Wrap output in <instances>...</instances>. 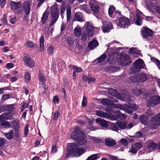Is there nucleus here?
<instances>
[{"label": "nucleus", "mask_w": 160, "mask_h": 160, "mask_svg": "<svg viewBox=\"0 0 160 160\" xmlns=\"http://www.w3.org/2000/svg\"><path fill=\"white\" fill-rule=\"evenodd\" d=\"M140 121L143 124L148 126L152 129H156V127L160 125V113L151 118L150 122L148 117L142 115L139 118Z\"/></svg>", "instance_id": "obj_1"}, {"label": "nucleus", "mask_w": 160, "mask_h": 160, "mask_svg": "<svg viewBox=\"0 0 160 160\" xmlns=\"http://www.w3.org/2000/svg\"><path fill=\"white\" fill-rule=\"evenodd\" d=\"M71 138L77 141V145H83L85 144L86 141L84 139V135L82 132L80 128L77 127L74 132L72 134Z\"/></svg>", "instance_id": "obj_2"}, {"label": "nucleus", "mask_w": 160, "mask_h": 160, "mask_svg": "<svg viewBox=\"0 0 160 160\" xmlns=\"http://www.w3.org/2000/svg\"><path fill=\"white\" fill-rule=\"evenodd\" d=\"M50 10L52 18L51 22L50 24V26L51 27L57 21L59 16V14L56 4H54L52 6Z\"/></svg>", "instance_id": "obj_3"}, {"label": "nucleus", "mask_w": 160, "mask_h": 160, "mask_svg": "<svg viewBox=\"0 0 160 160\" xmlns=\"http://www.w3.org/2000/svg\"><path fill=\"white\" fill-rule=\"evenodd\" d=\"M22 4L20 2H16L12 1L10 3V7L11 9L16 14H21L22 12L21 9Z\"/></svg>", "instance_id": "obj_4"}, {"label": "nucleus", "mask_w": 160, "mask_h": 160, "mask_svg": "<svg viewBox=\"0 0 160 160\" xmlns=\"http://www.w3.org/2000/svg\"><path fill=\"white\" fill-rule=\"evenodd\" d=\"M148 76L145 73L134 75L130 78V79L134 83L144 82L148 80Z\"/></svg>", "instance_id": "obj_5"}, {"label": "nucleus", "mask_w": 160, "mask_h": 160, "mask_svg": "<svg viewBox=\"0 0 160 160\" xmlns=\"http://www.w3.org/2000/svg\"><path fill=\"white\" fill-rule=\"evenodd\" d=\"M133 65V68L131 69L133 73L139 72L141 69L144 68L145 65L143 61L141 59L136 60Z\"/></svg>", "instance_id": "obj_6"}, {"label": "nucleus", "mask_w": 160, "mask_h": 160, "mask_svg": "<svg viewBox=\"0 0 160 160\" xmlns=\"http://www.w3.org/2000/svg\"><path fill=\"white\" fill-rule=\"evenodd\" d=\"M76 146V145L74 144L71 143L68 147V149L72 151L76 157H79L85 152V151L84 149L75 147Z\"/></svg>", "instance_id": "obj_7"}, {"label": "nucleus", "mask_w": 160, "mask_h": 160, "mask_svg": "<svg viewBox=\"0 0 160 160\" xmlns=\"http://www.w3.org/2000/svg\"><path fill=\"white\" fill-rule=\"evenodd\" d=\"M110 105L113 108L123 110L125 112L128 113V114H131L132 113V110L131 109L129 106L128 105L125 104L122 106H121L119 104L111 103Z\"/></svg>", "instance_id": "obj_8"}, {"label": "nucleus", "mask_w": 160, "mask_h": 160, "mask_svg": "<svg viewBox=\"0 0 160 160\" xmlns=\"http://www.w3.org/2000/svg\"><path fill=\"white\" fill-rule=\"evenodd\" d=\"M130 24L129 19L124 16L119 18L117 22L118 26L124 28H128Z\"/></svg>", "instance_id": "obj_9"}, {"label": "nucleus", "mask_w": 160, "mask_h": 160, "mask_svg": "<svg viewBox=\"0 0 160 160\" xmlns=\"http://www.w3.org/2000/svg\"><path fill=\"white\" fill-rule=\"evenodd\" d=\"M83 28L86 29L87 34L88 37H92L93 35L94 29H98V28L93 27L92 23L88 22L85 23Z\"/></svg>", "instance_id": "obj_10"}, {"label": "nucleus", "mask_w": 160, "mask_h": 160, "mask_svg": "<svg viewBox=\"0 0 160 160\" xmlns=\"http://www.w3.org/2000/svg\"><path fill=\"white\" fill-rule=\"evenodd\" d=\"M159 103H160V97L158 95H154L150 98L147 104L149 107H152Z\"/></svg>", "instance_id": "obj_11"}, {"label": "nucleus", "mask_w": 160, "mask_h": 160, "mask_svg": "<svg viewBox=\"0 0 160 160\" xmlns=\"http://www.w3.org/2000/svg\"><path fill=\"white\" fill-rule=\"evenodd\" d=\"M32 2L29 1H27L24 2L22 4V12L23 11L25 14L28 16L29 14L31 12V6Z\"/></svg>", "instance_id": "obj_12"}, {"label": "nucleus", "mask_w": 160, "mask_h": 160, "mask_svg": "<svg viewBox=\"0 0 160 160\" xmlns=\"http://www.w3.org/2000/svg\"><path fill=\"white\" fill-rule=\"evenodd\" d=\"M120 60V63L124 66L129 65L132 62V61L130 59L129 56L124 54H122L121 55Z\"/></svg>", "instance_id": "obj_13"}, {"label": "nucleus", "mask_w": 160, "mask_h": 160, "mask_svg": "<svg viewBox=\"0 0 160 160\" xmlns=\"http://www.w3.org/2000/svg\"><path fill=\"white\" fill-rule=\"evenodd\" d=\"M81 28L78 26L77 27L74 29V33L75 36L77 37H79L81 35L82 39L85 41L87 39V35L85 32L81 34Z\"/></svg>", "instance_id": "obj_14"}, {"label": "nucleus", "mask_w": 160, "mask_h": 160, "mask_svg": "<svg viewBox=\"0 0 160 160\" xmlns=\"http://www.w3.org/2000/svg\"><path fill=\"white\" fill-rule=\"evenodd\" d=\"M153 33V32L151 30L147 27L144 28L141 32L142 38H144L151 37Z\"/></svg>", "instance_id": "obj_15"}, {"label": "nucleus", "mask_w": 160, "mask_h": 160, "mask_svg": "<svg viewBox=\"0 0 160 160\" xmlns=\"http://www.w3.org/2000/svg\"><path fill=\"white\" fill-rule=\"evenodd\" d=\"M91 8L94 12L98 13L99 11V7L95 0H92L89 4Z\"/></svg>", "instance_id": "obj_16"}, {"label": "nucleus", "mask_w": 160, "mask_h": 160, "mask_svg": "<svg viewBox=\"0 0 160 160\" xmlns=\"http://www.w3.org/2000/svg\"><path fill=\"white\" fill-rule=\"evenodd\" d=\"M23 61L27 66L30 68L33 67L35 65L34 61L28 56L26 55L23 58Z\"/></svg>", "instance_id": "obj_17"}, {"label": "nucleus", "mask_w": 160, "mask_h": 160, "mask_svg": "<svg viewBox=\"0 0 160 160\" xmlns=\"http://www.w3.org/2000/svg\"><path fill=\"white\" fill-rule=\"evenodd\" d=\"M102 29L104 32L109 31L112 28V24L110 22H102Z\"/></svg>", "instance_id": "obj_18"}, {"label": "nucleus", "mask_w": 160, "mask_h": 160, "mask_svg": "<svg viewBox=\"0 0 160 160\" xmlns=\"http://www.w3.org/2000/svg\"><path fill=\"white\" fill-rule=\"evenodd\" d=\"M12 118V115L9 113H4L0 116V122L4 120Z\"/></svg>", "instance_id": "obj_19"}, {"label": "nucleus", "mask_w": 160, "mask_h": 160, "mask_svg": "<svg viewBox=\"0 0 160 160\" xmlns=\"http://www.w3.org/2000/svg\"><path fill=\"white\" fill-rule=\"evenodd\" d=\"M97 123L99 124L101 126L104 127H106L108 126V124L106 121L104 119L98 118L96 120Z\"/></svg>", "instance_id": "obj_20"}, {"label": "nucleus", "mask_w": 160, "mask_h": 160, "mask_svg": "<svg viewBox=\"0 0 160 160\" xmlns=\"http://www.w3.org/2000/svg\"><path fill=\"white\" fill-rule=\"evenodd\" d=\"M142 13L139 11H137V19L136 21V23L137 25L140 26L142 23V19L141 18Z\"/></svg>", "instance_id": "obj_21"}, {"label": "nucleus", "mask_w": 160, "mask_h": 160, "mask_svg": "<svg viewBox=\"0 0 160 160\" xmlns=\"http://www.w3.org/2000/svg\"><path fill=\"white\" fill-rule=\"evenodd\" d=\"M117 98H118L120 100L122 101L123 100H125L128 102H129L130 101H131V99L130 98V95L128 93H127L125 96L123 98L122 97L121 95L120 94H119L118 95V96H117Z\"/></svg>", "instance_id": "obj_22"}, {"label": "nucleus", "mask_w": 160, "mask_h": 160, "mask_svg": "<svg viewBox=\"0 0 160 160\" xmlns=\"http://www.w3.org/2000/svg\"><path fill=\"white\" fill-rule=\"evenodd\" d=\"M98 45V43L97 41L95 40H93L90 42L88 46L90 49H93L95 48Z\"/></svg>", "instance_id": "obj_23"}, {"label": "nucleus", "mask_w": 160, "mask_h": 160, "mask_svg": "<svg viewBox=\"0 0 160 160\" xmlns=\"http://www.w3.org/2000/svg\"><path fill=\"white\" fill-rule=\"evenodd\" d=\"M105 144L108 146L111 147L115 144V141L112 138H107L105 140Z\"/></svg>", "instance_id": "obj_24"}, {"label": "nucleus", "mask_w": 160, "mask_h": 160, "mask_svg": "<svg viewBox=\"0 0 160 160\" xmlns=\"http://www.w3.org/2000/svg\"><path fill=\"white\" fill-rule=\"evenodd\" d=\"M157 147V145L152 142H150L148 145V151L150 152L155 150Z\"/></svg>", "instance_id": "obj_25"}, {"label": "nucleus", "mask_w": 160, "mask_h": 160, "mask_svg": "<svg viewBox=\"0 0 160 160\" xmlns=\"http://www.w3.org/2000/svg\"><path fill=\"white\" fill-rule=\"evenodd\" d=\"M49 13L46 11L44 12L42 14L41 18V21L43 24H44L48 19Z\"/></svg>", "instance_id": "obj_26"}, {"label": "nucleus", "mask_w": 160, "mask_h": 160, "mask_svg": "<svg viewBox=\"0 0 160 160\" xmlns=\"http://www.w3.org/2000/svg\"><path fill=\"white\" fill-rule=\"evenodd\" d=\"M128 122H122L120 121H118L116 122V124L121 129H124L126 128V125Z\"/></svg>", "instance_id": "obj_27"}, {"label": "nucleus", "mask_w": 160, "mask_h": 160, "mask_svg": "<svg viewBox=\"0 0 160 160\" xmlns=\"http://www.w3.org/2000/svg\"><path fill=\"white\" fill-rule=\"evenodd\" d=\"M44 37L43 36H41L39 38L40 50L41 52L43 51L44 49Z\"/></svg>", "instance_id": "obj_28"}, {"label": "nucleus", "mask_w": 160, "mask_h": 160, "mask_svg": "<svg viewBox=\"0 0 160 160\" xmlns=\"http://www.w3.org/2000/svg\"><path fill=\"white\" fill-rule=\"evenodd\" d=\"M75 19L77 21L82 22L84 21L82 13L80 12H77L75 14Z\"/></svg>", "instance_id": "obj_29"}, {"label": "nucleus", "mask_w": 160, "mask_h": 160, "mask_svg": "<svg viewBox=\"0 0 160 160\" xmlns=\"http://www.w3.org/2000/svg\"><path fill=\"white\" fill-rule=\"evenodd\" d=\"M115 8V7L112 5H110L108 8V12L110 17L113 18L114 17V15L113 14Z\"/></svg>", "instance_id": "obj_30"}, {"label": "nucleus", "mask_w": 160, "mask_h": 160, "mask_svg": "<svg viewBox=\"0 0 160 160\" xmlns=\"http://www.w3.org/2000/svg\"><path fill=\"white\" fill-rule=\"evenodd\" d=\"M3 134L9 140L12 139L14 136V132L12 130L11 131L8 133L4 132Z\"/></svg>", "instance_id": "obj_31"}, {"label": "nucleus", "mask_w": 160, "mask_h": 160, "mask_svg": "<svg viewBox=\"0 0 160 160\" xmlns=\"http://www.w3.org/2000/svg\"><path fill=\"white\" fill-rule=\"evenodd\" d=\"M96 115L99 117L103 118L108 117V114L107 113L101 111H97L96 112Z\"/></svg>", "instance_id": "obj_32"}, {"label": "nucleus", "mask_w": 160, "mask_h": 160, "mask_svg": "<svg viewBox=\"0 0 160 160\" xmlns=\"http://www.w3.org/2000/svg\"><path fill=\"white\" fill-rule=\"evenodd\" d=\"M71 8L69 6H67V20L69 21L71 16Z\"/></svg>", "instance_id": "obj_33"}, {"label": "nucleus", "mask_w": 160, "mask_h": 160, "mask_svg": "<svg viewBox=\"0 0 160 160\" xmlns=\"http://www.w3.org/2000/svg\"><path fill=\"white\" fill-rule=\"evenodd\" d=\"M117 57L115 55H114V56L110 55V58L109 59H108V60L110 62L112 63H114L116 62L117 60Z\"/></svg>", "instance_id": "obj_34"}, {"label": "nucleus", "mask_w": 160, "mask_h": 160, "mask_svg": "<svg viewBox=\"0 0 160 160\" xmlns=\"http://www.w3.org/2000/svg\"><path fill=\"white\" fill-rule=\"evenodd\" d=\"M129 50L130 52L133 54H136L137 55H139L141 54L139 51L136 48H131Z\"/></svg>", "instance_id": "obj_35"}, {"label": "nucleus", "mask_w": 160, "mask_h": 160, "mask_svg": "<svg viewBox=\"0 0 160 160\" xmlns=\"http://www.w3.org/2000/svg\"><path fill=\"white\" fill-rule=\"evenodd\" d=\"M24 78L25 81L26 82H28L31 78V74L30 73L28 72H26L24 75Z\"/></svg>", "instance_id": "obj_36"}, {"label": "nucleus", "mask_w": 160, "mask_h": 160, "mask_svg": "<svg viewBox=\"0 0 160 160\" xmlns=\"http://www.w3.org/2000/svg\"><path fill=\"white\" fill-rule=\"evenodd\" d=\"M101 103L104 105H110V101L109 99L107 98H103L101 100Z\"/></svg>", "instance_id": "obj_37"}, {"label": "nucleus", "mask_w": 160, "mask_h": 160, "mask_svg": "<svg viewBox=\"0 0 160 160\" xmlns=\"http://www.w3.org/2000/svg\"><path fill=\"white\" fill-rule=\"evenodd\" d=\"M25 45L28 48H32L35 46L36 44L32 41H29L27 42Z\"/></svg>", "instance_id": "obj_38"}, {"label": "nucleus", "mask_w": 160, "mask_h": 160, "mask_svg": "<svg viewBox=\"0 0 160 160\" xmlns=\"http://www.w3.org/2000/svg\"><path fill=\"white\" fill-rule=\"evenodd\" d=\"M70 67L72 69L75 70V71L77 72H81L82 71V69L80 67H78L74 65H71Z\"/></svg>", "instance_id": "obj_39"}, {"label": "nucleus", "mask_w": 160, "mask_h": 160, "mask_svg": "<svg viewBox=\"0 0 160 160\" xmlns=\"http://www.w3.org/2000/svg\"><path fill=\"white\" fill-rule=\"evenodd\" d=\"M82 11L86 12L87 13H89L90 12V11L88 9V5H84L81 8Z\"/></svg>", "instance_id": "obj_40"}, {"label": "nucleus", "mask_w": 160, "mask_h": 160, "mask_svg": "<svg viewBox=\"0 0 160 160\" xmlns=\"http://www.w3.org/2000/svg\"><path fill=\"white\" fill-rule=\"evenodd\" d=\"M138 151V149L136 148L135 146L132 145L131 146V148L129 151V152H131L132 154H135Z\"/></svg>", "instance_id": "obj_41"}, {"label": "nucleus", "mask_w": 160, "mask_h": 160, "mask_svg": "<svg viewBox=\"0 0 160 160\" xmlns=\"http://www.w3.org/2000/svg\"><path fill=\"white\" fill-rule=\"evenodd\" d=\"M152 61L155 63L159 69L160 70V61L155 58L152 57L151 58Z\"/></svg>", "instance_id": "obj_42"}, {"label": "nucleus", "mask_w": 160, "mask_h": 160, "mask_svg": "<svg viewBox=\"0 0 160 160\" xmlns=\"http://www.w3.org/2000/svg\"><path fill=\"white\" fill-rule=\"evenodd\" d=\"M107 56L105 54H103L98 58V62H101L103 61L106 58Z\"/></svg>", "instance_id": "obj_43"}, {"label": "nucleus", "mask_w": 160, "mask_h": 160, "mask_svg": "<svg viewBox=\"0 0 160 160\" xmlns=\"http://www.w3.org/2000/svg\"><path fill=\"white\" fill-rule=\"evenodd\" d=\"M97 158L98 154H94L89 156L86 160H95Z\"/></svg>", "instance_id": "obj_44"}, {"label": "nucleus", "mask_w": 160, "mask_h": 160, "mask_svg": "<svg viewBox=\"0 0 160 160\" xmlns=\"http://www.w3.org/2000/svg\"><path fill=\"white\" fill-rule=\"evenodd\" d=\"M133 93L137 96H139L140 95L141 93V91L138 89H134L132 90Z\"/></svg>", "instance_id": "obj_45"}, {"label": "nucleus", "mask_w": 160, "mask_h": 160, "mask_svg": "<svg viewBox=\"0 0 160 160\" xmlns=\"http://www.w3.org/2000/svg\"><path fill=\"white\" fill-rule=\"evenodd\" d=\"M12 125L14 128H18L19 126V121L18 120L13 121L12 122Z\"/></svg>", "instance_id": "obj_46"}, {"label": "nucleus", "mask_w": 160, "mask_h": 160, "mask_svg": "<svg viewBox=\"0 0 160 160\" xmlns=\"http://www.w3.org/2000/svg\"><path fill=\"white\" fill-rule=\"evenodd\" d=\"M10 96L9 94H7L2 96L1 98V101L2 102L4 101L5 100L9 98Z\"/></svg>", "instance_id": "obj_47"}, {"label": "nucleus", "mask_w": 160, "mask_h": 160, "mask_svg": "<svg viewBox=\"0 0 160 160\" xmlns=\"http://www.w3.org/2000/svg\"><path fill=\"white\" fill-rule=\"evenodd\" d=\"M90 138L93 142L97 143L100 142L101 141V140L98 138L90 137Z\"/></svg>", "instance_id": "obj_48"}, {"label": "nucleus", "mask_w": 160, "mask_h": 160, "mask_svg": "<svg viewBox=\"0 0 160 160\" xmlns=\"http://www.w3.org/2000/svg\"><path fill=\"white\" fill-rule=\"evenodd\" d=\"M108 92L109 93L112 95V96H114L115 95H116V94H115L117 92V91L113 88H109L108 90Z\"/></svg>", "instance_id": "obj_49"}, {"label": "nucleus", "mask_w": 160, "mask_h": 160, "mask_svg": "<svg viewBox=\"0 0 160 160\" xmlns=\"http://www.w3.org/2000/svg\"><path fill=\"white\" fill-rule=\"evenodd\" d=\"M2 124V125L4 126L5 128H9L11 127L10 123L7 121L3 122Z\"/></svg>", "instance_id": "obj_50"}, {"label": "nucleus", "mask_w": 160, "mask_h": 160, "mask_svg": "<svg viewBox=\"0 0 160 160\" xmlns=\"http://www.w3.org/2000/svg\"><path fill=\"white\" fill-rule=\"evenodd\" d=\"M66 10V3H63L62 5L61 8L60 12L61 14H63Z\"/></svg>", "instance_id": "obj_51"}, {"label": "nucleus", "mask_w": 160, "mask_h": 160, "mask_svg": "<svg viewBox=\"0 0 160 160\" xmlns=\"http://www.w3.org/2000/svg\"><path fill=\"white\" fill-rule=\"evenodd\" d=\"M7 140L4 138H0V147L2 146L5 144Z\"/></svg>", "instance_id": "obj_52"}, {"label": "nucleus", "mask_w": 160, "mask_h": 160, "mask_svg": "<svg viewBox=\"0 0 160 160\" xmlns=\"http://www.w3.org/2000/svg\"><path fill=\"white\" fill-rule=\"evenodd\" d=\"M111 129L114 131H117L118 128V127L114 123H112L111 125Z\"/></svg>", "instance_id": "obj_53"}, {"label": "nucleus", "mask_w": 160, "mask_h": 160, "mask_svg": "<svg viewBox=\"0 0 160 160\" xmlns=\"http://www.w3.org/2000/svg\"><path fill=\"white\" fill-rule=\"evenodd\" d=\"M47 51L49 54L52 55L53 51V47L51 46H49L47 49Z\"/></svg>", "instance_id": "obj_54"}, {"label": "nucleus", "mask_w": 160, "mask_h": 160, "mask_svg": "<svg viewBox=\"0 0 160 160\" xmlns=\"http://www.w3.org/2000/svg\"><path fill=\"white\" fill-rule=\"evenodd\" d=\"M87 104V99L86 97L85 96L83 97V100L82 102V106L83 107H85Z\"/></svg>", "instance_id": "obj_55"}, {"label": "nucleus", "mask_w": 160, "mask_h": 160, "mask_svg": "<svg viewBox=\"0 0 160 160\" xmlns=\"http://www.w3.org/2000/svg\"><path fill=\"white\" fill-rule=\"evenodd\" d=\"M148 2L147 1V0H145V3L148 7L150 6L151 7H153V5L152 4V2L151 1L148 0Z\"/></svg>", "instance_id": "obj_56"}, {"label": "nucleus", "mask_w": 160, "mask_h": 160, "mask_svg": "<svg viewBox=\"0 0 160 160\" xmlns=\"http://www.w3.org/2000/svg\"><path fill=\"white\" fill-rule=\"evenodd\" d=\"M130 107L132 111V109L134 110H136L138 108L137 105L136 104H133L132 105H131L130 106L128 105ZM133 112V111H132V112Z\"/></svg>", "instance_id": "obj_57"}, {"label": "nucleus", "mask_w": 160, "mask_h": 160, "mask_svg": "<svg viewBox=\"0 0 160 160\" xmlns=\"http://www.w3.org/2000/svg\"><path fill=\"white\" fill-rule=\"evenodd\" d=\"M59 113L58 111L55 112L53 114V118L54 120H57L58 118Z\"/></svg>", "instance_id": "obj_58"}, {"label": "nucleus", "mask_w": 160, "mask_h": 160, "mask_svg": "<svg viewBox=\"0 0 160 160\" xmlns=\"http://www.w3.org/2000/svg\"><path fill=\"white\" fill-rule=\"evenodd\" d=\"M146 113L148 116H150L154 114L153 112L150 109L148 110L146 112Z\"/></svg>", "instance_id": "obj_59"}, {"label": "nucleus", "mask_w": 160, "mask_h": 160, "mask_svg": "<svg viewBox=\"0 0 160 160\" xmlns=\"http://www.w3.org/2000/svg\"><path fill=\"white\" fill-rule=\"evenodd\" d=\"M28 125H27L25 127L24 130V133L25 134V137H26L28 133Z\"/></svg>", "instance_id": "obj_60"}, {"label": "nucleus", "mask_w": 160, "mask_h": 160, "mask_svg": "<svg viewBox=\"0 0 160 160\" xmlns=\"http://www.w3.org/2000/svg\"><path fill=\"white\" fill-rule=\"evenodd\" d=\"M2 22L5 24H6L7 23V17L5 14L3 15L2 19Z\"/></svg>", "instance_id": "obj_61"}, {"label": "nucleus", "mask_w": 160, "mask_h": 160, "mask_svg": "<svg viewBox=\"0 0 160 160\" xmlns=\"http://www.w3.org/2000/svg\"><path fill=\"white\" fill-rule=\"evenodd\" d=\"M53 101L55 103H58L59 101V99L57 96H55L53 98Z\"/></svg>", "instance_id": "obj_62"}, {"label": "nucleus", "mask_w": 160, "mask_h": 160, "mask_svg": "<svg viewBox=\"0 0 160 160\" xmlns=\"http://www.w3.org/2000/svg\"><path fill=\"white\" fill-rule=\"evenodd\" d=\"M120 142L122 144L124 145H126L128 144L127 140L125 138H122L120 140Z\"/></svg>", "instance_id": "obj_63"}, {"label": "nucleus", "mask_w": 160, "mask_h": 160, "mask_svg": "<svg viewBox=\"0 0 160 160\" xmlns=\"http://www.w3.org/2000/svg\"><path fill=\"white\" fill-rule=\"evenodd\" d=\"M38 78L40 82H44L45 80L44 77L40 74L38 76Z\"/></svg>", "instance_id": "obj_64"}]
</instances>
